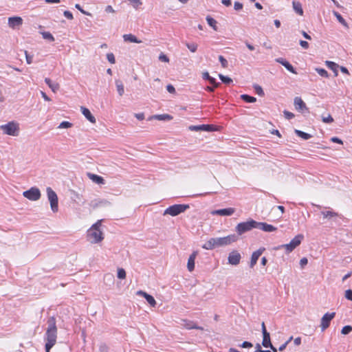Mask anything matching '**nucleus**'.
<instances>
[{"instance_id": "nucleus-14", "label": "nucleus", "mask_w": 352, "mask_h": 352, "mask_svg": "<svg viewBox=\"0 0 352 352\" xmlns=\"http://www.w3.org/2000/svg\"><path fill=\"white\" fill-rule=\"evenodd\" d=\"M8 25L12 29L17 28L23 24V19L20 16H12L8 18Z\"/></svg>"}, {"instance_id": "nucleus-34", "label": "nucleus", "mask_w": 352, "mask_h": 352, "mask_svg": "<svg viewBox=\"0 0 352 352\" xmlns=\"http://www.w3.org/2000/svg\"><path fill=\"white\" fill-rule=\"evenodd\" d=\"M241 98L243 101H245L246 102H249V103L255 102L256 101V98L255 97L249 96L248 94H243V95H241Z\"/></svg>"}, {"instance_id": "nucleus-43", "label": "nucleus", "mask_w": 352, "mask_h": 352, "mask_svg": "<svg viewBox=\"0 0 352 352\" xmlns=\"http://www.w3.org/2000/svg\"><path fill=\"white\" fill-rule=\"evenodd\" d=\"M72 124L67 121H63L62 122L59 126H58V129H68L72 127Z\"/></svg>"}, {"instance_id": "nucleus-15", "label": "nucleus", "mask_w": 352, "mask_h": 352, "mask_svg": "<svg viewBox=\"0 0 352 352\" xmlns=\"http://www.w3.org/2000/svg\"><path fill=\"white\" fill-rule=\"evenodd\" d=\"M294 104L297 111L300 112H304V111H307L309 112L308 108L307 107L305 103L300 97H296L294 100Z\"/></svg>"}, {"instance_id": "nucleus-7", "label": "nucleus", "mask_w": 352, "mask_h": 352, "mask_svg": "<svg viewBox=\"0 0 352 352\" xmlns=\"http://www.w3.org/2000/svg\"><path fill=\"white\" fill-rule=\"evenodd\" d=\"M47 195L48 200L50 203V207L54 212L58 210V199L56 193L52 190L51 187L46 188Z\"/></svg>"}, {"instance_id": "nucleus-4", "label": "nucleus", "mask_w": 352, "mask_h": 352, "mask_svg": "<svg viewBox=\"0 0 352 352\" xmlns=\"http://www.w3.org/2000/svg\"><path fill=\"white\" fill-rule=\"evenodd\" d=\"M304 239V236L301 234L296 235L289 243L279 245L276 250L285 249L287 253H290Z\"/></svg>"}, {"instance_id": "nucleus-30", "label": "nucleus", "mask_w": 352, "mask_h": 352, "mask_svg": "<svg viewBox=\"0 0 352 352\" xmlns=\"http://www.w3.org/2000/svg\"><path fill=\"white\" fill-rule=\"evenodd\" d=\"M271 340L270 333H265L263 334L262 345L264 347L267 348L268 346L271 345Z\"/></svg>"}, {"instance_id": "nucleus-24", "label": "nucleus", "mask_w": 352, "mask_h": 352, "mask_svg": "<svg viewBox=\"0 0 352 352\" xmlns=\"http://www.w3.org/2000/svg\"><path fill=\"white\" fill-rule=\"evenodd\" d=\"M123 39L126 42L135 43H141L142 41L138 39V38L133 34H124Z\"/></svg>"}, {"instance_id": "nucleus-5", "label": "nucleus", "mask_w": 352, "mask_h": 352, "mask_svg": "<svg viewBox=\"0 0 352 352\" xmlns=\"http://www.w3.org/2000/svg\"><path fill=\"white\" fill-rule=\"evenodd\" d=\"M189 208L190 206L188 204H175L167 208L164 212V215L170 214L175 217L184 212Z\"/></svg>"}, {"instance_id": "nucleus-59", "label": "nucleus", "mask_w": 352, "mask_h": 352, "mask_svg": "<svg viewBox=\"0 0 352 352\" xmlns=\"http://www.w3.org/2000/svg\"><path fill=\"white\" fill-rule=\"evenodd\" d=\"M307 263H308V260L305 257L301 258L300 261V265L301 267H304V266L306 265L307 264Z\"/></svg>"}, {"instance_id": "nucleus-26", "label": "nucleus", "mask_w": 352, "mask_h": 352, "mask_svg": "<svg viewBox=\"0 0 352 352\" xmlns=\"http://www.w3.org/2000/svg\"><path fill=\"white\" fill-rule=\"evenodd\" d=\"M325 64L328 67V68H329L330 69L333 71L336 76H337L338 75V68L339 67V65L337 63L332 62V61L327 60L325 62Z\"/></svg>"}, {"instance_id": "nucleus-58", "label": "nucleus", "mask_w": 352, "mask_h": 352, "mask_svg": "<svg viewBox=\"0 0 352 352\" xmlns=\"http://www.w3.org/2000/svg\"><path fill=\"white\" fill-rule=\"evenodd\" d=\"M300 45L304 49H308L309 48V43L305 41H300Z\"/></svg>"}, {"instance_id": "nucleus-33", "label": "nucleus", "mask_w": 352, "mask_h": 352, "mask_svg": "<svg viewBox=\"0 0 352 352\" xmlns=\"http://www.w3.org/2000/svg\"><path fill=\"white\" fill-rule=\"evenodd\" d=\"M294 132L298 137L302 138L304 140H309V138H311V135L310 134L303 132L298 129H295Z\"/></svg>"}, {"instance_id": "nucleus-22", "label": "nucleus", "mask_w": 352, "mask_h": 352, "mask_svg": "<svg viewBox=\"0 0 352 352\" xmlns=\"http://www.w3.org/2000/svg\"><path fill=\"white\" fill-rule=\"evenodd\" d=\"M197 255V252H193L189 256L187 263V268L189 272H192L195 269V260Z\"/></svg>"}, {"instance_id": "nucleus-32", "label": "nucleus", "mask_w": 352, "mask_h": 352, "mask_svg": "<svg viewBox=\"0 0 352 352\" xmlns=\"http://www.w3.org/2000/svg\"><path fill=\"white\" fill-rule=\"evenodd\" d=\"M206 21H207V23L215 31H217L218 30V28L217 26V21L213 19L212 17H211L210 16H206Z\"/></svg>"}, {"instance_id": "nucleus-46", "label": "nucleus", "mask_w": 352, "mask_h": 352, "mask_svg": "<svg viewBox=\"0 0 352 352\" xmlns=\"http://www.w3.org/2000/svg\"><path fill=\"white\" fill-rule=\"evenodd\" d=\"M219 60L223 68H226L228 67V61L223 56H219Z\"/></svg>"}, {"instance_id": "nucleus-9", "label": "nucleus", "mask_w": 352, "mask_h": 352, "mask_svg": "<svg viewBox=\"0 0 352 352\" xmlns=\"http://www.w3.org/2000/svg\"><path fill=\"white\" fill-rule=\"evenodd\" d=\"M23 195L31 201H37L41 198V194L38 188L32 187L30 189L24 191Z\"/></svg>"}, {"instance_id": "nucleus-45", "label": "nucleus", "mask_w": 352, "mask_h": 352, "mask_svg": "<svg viewBox=\"0 0 352 352\" xmlns=\"http://www.w3.org/2000/svg\"><path fill=\"white\" fill-rule=\"evenodd\" d=\"M322 120L324 123H331L333 122V119L330 114H328L327 116H322Z\"/></svg>"}, {"instance_id": "nucleus-19", "label": "nucleus", "mask_w": 352, "mask_h": 352, "mask_svg": "<svg viewBox=\"0 0 352 352\" xmlns=\"http://www.w3.org/2000/svg\"><path fill=\"white\" fill-rule=\"evenodd\" d=\"M137 294L139 295V296H142L144 297L145 299L146 300V301L148 302V303L151 307H154L156 305V301H155V298L151 295H150V294H148L146 292H143V291H138L137 292Z\"/></svg>"}, {"instance_id": "nucleus-41", "label": "nucleus", "mask_w": 352, "mask_h": 352, "mask_svg": "<svg viewBox=\"0 0 352 352\" xmlns=\"http://www.w3.org/2000/svg\"><path fill=\"white\" fill-rule=\"evenodd\" d=\"M186 46L192 52H195L197 50V45L194 43H186Z\"/></svg>"}, {"instance_id": "nucleus-28", "label": "nucleus", "mask_w": 352, "mask_h": 352, "mask_svg": "<svg viewBox=\"0 0 352 352\" xmlns=\"http://www.w3.org/2000/svg\"><path fill=\"white\" fill-rule=\"evenodd\" d=\"M116 89H117V91L119 94L120 96H123L124 93V85L122 83V82L118 79V80H116Z\"/></svg>"}, {"instance_id": "nucleus-12", "label": "nucleus", "mask_w": 352, "mask_h": 352, "mask_svg": "<svg viewBox=\"0 0 352 352\" xmlns=\"http://www.w3.org/2000/svg\"><path fill=\"white\" fill-rule=\"evenodd\" d=\"M241 259V256L240 253L236 250H232L231 252H230L228 257V263L232 265H239L240 263Z\"/></svg>"}, {"instance_id": "nucleus-38", "label": "nucleus", "mask_w": 352, "mask_h": 352, "mask_svg": "<svg viewBox=\"0 0 352 352\" xmlns=\"http://www.w3.org/2000/svg\"><path fill=\"white\" fill-rule=\"evenodd\" d=\"M316 71L317 72V73L322 76V77H325V78H328L329 77V74L328 72L324 69H322V68H316Z\"/></svg>"}, {"instance_id": "nucleus-51", "label": "nucleus", "mask_w": 352, "mask_h": 352, "mask_svg": "<svg viewBox=\"0 0 352 352\" xmlns=\"http://www.w3.org/2000/svg\"><path fill=\"white\" fill-rule=\"evenodd\" d=\"M159 60L162 62L168 63L169 58L168 57L165 55L164 54H161L159 56Z\"/></svg>"}, {"instance_id": "nucleus-10", "label": "nucleus", "mask_w": 352, "mask_h": 352, "mask_svg": "<svg viewBox=\"0 0 352 352\" xmlns=\"http://www.w3.org/2000/svg\"><path fill=\"white\" fill-rule=\"evenodd\" d=\"M335 316H336V313L332 312V313H326L322 317L320 327H321V329L322 331H324L325 329H327L329 327L330 322L335 317Z\"/></svg>"}, {"instance_id": "nucleus-48", "label": "nucleus", "mask_w": 352, "mask_h": 352, "mask_svg": "<svg viewBox=\"0 0 352 352\" xmlns=\"http://www.w3.org/2000/svg\"><path fill=\"white\" fill-rule=\"evenodd\" d=\"M283 113H284V116H285V118L287 119V120H291V119L294 118V116H295L293 113L289 112V111H288L287 110H285L283 111Z\"/></svg>"}, {"instance_id": "nucleus-50", "label": "nucleus", "mask_w": 352, "mask_h": 352, "mask_svg": "<svg viewBox=\"0 0 352 352\" xmlns=\"http://www.w3.org/2000/svg\"><path fill=\"white\" fill-rule=\"evenodd\" d=\"M186 328H187L188 329H201V330H202V329H203V328H202V327H199V326H197V325H196V324H187L186 325Z\"/></svg>"}, {"instance_id": "nucleus-20", "label": "nucleus", "mask_w": 352, "mask_h": 352, "mask_svg": "<svg viewBox=\"0 0 352 352\" xmlns=\"http://www.w3.org/2000/svg\"><path fill=\"white\" fill-rule=\"evenodd\" d=\"M276 61L280 64H281L283 66H284L288 71L293 74H296V72L294 67L285 59L283 58H278L276 59Z\"/></svg>"}, {"instance_id": "nucleus-53", "label": "nucleus", "mask_w": 352, "mask_h": 352, "mask_svg": "<svg viewBox=\"0 0 352 352\" xmlns=\"http://www.w3.org/2000/svg\"><path fill=\"white\" fill-rule=\"evenodd\" d=\"M234 8L235 10H241L243 8V4L240 2L236 1L234 4Z\"/></svg>"}, {"instance_id": "nucleus-35", "label": "nucleus", "mask_w": 352, "mask_h": 352, "mask_svg": "<svg viewBox=\"0 0 352 352\" xmlns=\"http://www.w3.org/2000/svg\"><path fill=\"white\" fill-rule=\"evenodd\" d=\"M333 14L341 24H342L345 27H348L347 23L346 22V21L344 19V18L341 16V14L340 13L334 11Z\"/></svg>"}, {"instance_id": "nucleus-13", "label": "nucleus", "mask_w": 352, "mask_h": 352, "mask_svg": "<svg viewBox=\"0 0 352 352\" xmlns=\"http://www.w3.org/2000/svg\"><path fill=\"white\" fill-rule=\"evenodd\" d=\"M235 212V208H228L212 210L211 214L213 215H220V216H231Z\"/></svg>"}, {"instance_id": "nucleus-29", "label": "nucleus", "mask_w": 352, "mask_h": 352, "mask_svg": "<svg viewBox=\"0 0 352 352\" xmlns=\"http://www.w3.org/2000/svg\"><path fill=\"white\" fill-rule=\"evenodd\" d=\"M292 5H293V8H294V11L296 13H298L299 15L302 16L303 14V10H302L301 3L299 1H294L292 2Z\"/></svg>"}, {"instance_id": "nucleus-62", "label": "nucleus", "mask_w": 352, "mask_h": 352, "mask_svg": "<svg viewBox=\"0 0 352 352\" xmlns=\"http://www.w3.org/2000/svg\"><path fill=\"white\" fill-rule=\"evenodd\" d=\"M105 11L107 12H109V13H114L115 12V10H113V8H112L111 6H107L105 8Z\"/></svg>"}, {"instance_id": "nucleus-8", "label": "nucleus", "mask_w": 352, "mask_h": 352, "mask_svg": "<svg viewBox=\"0 0 352 352\" xmlns=\"http://www.w3.org/2000/svg\"><path fill=\"white\" fill-rule=\"evenodd\" d=\"M216 248L228 245L236 242L239 237L236 234H230L224 237L214 238Z\"/></svg>"}, {"instance_id": "nucleus-27", "label": "nucleus", "mask_w": 352, "mask_h": 352, "mask_svg": "<svg viewBox=\"0 0 352 352\" xmlns=\"http://www.w3.org/2000/svg\"><path fill=\"white\" fill-rule=\"evenodd\" d=\"M214 238L210 239L208 241H206L202 246V248L205 250H212L216 248Z\"/></svg>"}, {"instance_id": "nucleus-57", "label": "nucleus", "mask_w": 352, "mask_h": 352, "mask_svg": "<svg viewBox=\"0 0 352 352\" xmlns=\"http://www.w3.org/2000/svg\"><path fill=\"white\" fill-rule=\"evenodd\" d=\"M166 89L170 94H175V89L172 85H168L166 86Z\"/></svg>"}, {"instance_id": "nucleus-44", "label": "nucleus", "mask_w": 352, "mask_h": 352, "mask_svg": "<svg viewBox=\"0 0 352 352\" xmlns=\"http://www.w3.org/2000/svg\"><path fill=\"white\" fill-rule=\"evenodd\" d=\"M118 278L120 279H124L126 278V272L123 268H119L118 270Z\"/></svg>"}, {"instance_id": "nucleus-49", "label": "nucleus", "mask_w": 352, "mask_h": 352, "mask_svg": "<svg viewBox=\"0 0 352 352\" xmlns=\"http://www.w3.org/2000/svg\"><path fill=\"white\" fill-rule=\"evenodd\" d=\"M107 58L109 63H111V64L115 63L116 59H115V56H114L113 54H112V53L107 54Z\"/></svg>"}, {"instance_id": "nucleus-31", "label": "nucleus", "mask_w": 352, "mask_h": 352, "mask_svg": "<svg viewBox=\"0 0 352 352\" xmlns=\"http://www.w3.org/2000/svg\"><path fill=\"white\" fill-rule=\"evenodd\" d=\"M154 118L157 120H170L173 119V117L169 114H159L155 115L151 118V119Z\"/></svg>"}, {"instance_id": "nucleus-3", "label": "nucleus", "mask_w": 352, "mask_h": 352, "mask_svg": "<svg viewBox=\"0 0 352 352\" xmlns=\"http://www.w3.org/2000/svg\"><path fill=\"white\" fill-rule=\"evenodd\" d=\"M256 225H258L257 221L250 219L248 221L238 223L235 228V231L238 235H241L252 230L253 228H256Z\"/></svg>"}, {"instance_id": "nucleus-21", "label": "nucleus", "mask_w": 352, "mask_h": 352, "mask_svg": "<svg viewBox=\"0 0 352 352\" xmlns=\"http://www.w3.org/2000/svg\"><path fill=\"white\" fill-rule=\"evenodd\" d=\"M87 175L89 179H90L93 182L97 184H104V179L102 177L99 176L98 175L91 173H87Z\"/></svg>"}, {"instance_id": "nucleus-1", "label": "nucleus", "mask_w": 352, "mask_h": 352, "mask_svg": "<svg viewBox=\"0 0 352 352\" xmlns=\"http://www.w3.org/2000/svg\"><path fill=\"white\" fill-rule=\"evenodd\" d=\"M56 318L51 316L47 320V328L45 332V351L50 352V349L55 345L57 338V327Z\"/></svg>"}, {"instance_id": "nucleus-61", "label": "nucleus", "mask_w": 352, "mask_h": 352, "mask_svg": "<svg viewBox=\"0 0 352 352\" xmlns=\"http://www.w3.org/2000/svg\"><path fill=\"white\" fill-rule=\"evenodd\" d=\"M331 141L333 142L338 143V144H342V141L337 137L331 138Z\"/></svg>"}, {"instance_id": "nucleus-55", "label": "nucleus", "mask_w": 352, "mask_h": 352, "mask_svg": "<svg viewBox=\"0 0 352 352\" xmlns=\"http://www.w3.org/2000/svg\"><path fill=\"white\" fill-rule=\"evenodd\" d=\"M240 346L243 347V348H251L253 346V344L250 342H248V341H244L241 345Z\"/></svg>"}, {"instance_id": "nucleus-17", "label": "nucleus", "mask_w": 352, "mask_h": 352, "mask_svg": "<svg viewBox=\"0 0 352 352\" xmlns=\"http://www.w3.org/2000/svg\"><path fill=\"white\" fill-rule=\"evenodd\" d=\"M264 250H265L264 248L258 249V250H256L252 253V256H251V260L250 262V268H253L254 267V265L256 264L258 258L262 254Z\"/></svg>"}, {"instance_id": "nucleus-37", "label": "nucleus", "mask_w": 352, "mask_h": 352, "mask_svg": "<svg viewBox=\"0 0 352 352\" xmlns=\"http://www.w3.org/2000/svg\"><path fill=\"white\" fill-rule=\"evenodd\" d=\"M41 34H42L43 38L44 39L49 40L50 41H54V36H52V34L50 32H43Z\"/></svg>"}, {"instance_id": "nucleus-6", "label": "nucleus", "mask_w": 352, "mask_h": 352, "mask_svg": "<svg viewBox=\"0 0 352 352\" xmlns=\"http://www.w3.org/2000/svg\"><path fill=\"white\" fill-rule=\"evenodd\" d=\"M0 129L3 133L12 136H17L19 133V124L14 122H10L8 124L1 125Z\"/></svg>"}, {"instance_id": "nucleus-16", "label": "nucleus", "mask_w": 352, "mask_h": 352, "mask_svg": "<svg viewBox=\"0 0 352 352\" xmlns=\"http://www.w3.org/2000/svg\"><path fill=\"white\" fill-rule=\"evenodd\" d=\"M256 228L260 229L264 232H272L277 230L276 227L272 225L268 224L265 222H257Z\"/></svg>"}, {"instance_id": "nucleus-42", "label": "nucleus", "mask_w": 352, "mask_h": 352, "mask_svg": "<svg viewBox=\"0 0 352 352\" xmlns=\"http://www.w3.org/2000/svg\"><path fill=\"white\" fill-rule=\"evenodd\" d=\"M322 214L323 215L324 218L328 219H331L333 217L337 216V214L332 211L322 212Z\"/></svg>"}, {"instance_id": "nucleus-40", "label": "nucleus", "mask_w": 352, "mask_h": 352, "mask_svg": "<svg viewBox=\"0 0 352 352\" xmlns=\"http://www.w3.org/2000/svg\"><path fill=\"white\" fill-rule=\"evenodd\" d=\"M352 331V327L351 325L344 326L342 330L341 333L342 335H347Z\"/></svg>"}, {"instance_id": "nucleus-54", "label": "nucleus", "mask_w": 352, "mask_h": 352, "mask_svg": "<svg viewBox=\"0 0 352 352\" xmlns=\"http://www.w3.org/2000/svg\"><path fill=\"white\" fill-rule=\"evenodd\" d=\"M63 14L67 19H68L69 20H72L74 19L72 13L68 10L64 11Z\"/></svg>"}, {"instance_id": "nucleus-60", "label": "nucleus", "mask_w": 352, "mask_h": 352, "mask_svg": "<svg viewBox=\"0 0 352 352\" xmlns=\"http://www.w3.org/2000/svg\"><path fill=\"white\" fill-rule=\"evenodd\" d=\"M100 352H108V347L105 344H101L99 349Z\"/></svg>"}, {"instance_id": "nucleus-63", "label": "nucleus", "mask_w": 352, "mask_h": 352, "mask_svg": "<svg viewBox=\"0 0 352 352\" xmlns=\"http://www.w3.org/2000/svg\"><path fill=\"white\" fill-rule=\"evenodd\" d=\"M211 76L209 75V73L208 72H205L202 74V78L204 80H208Z\"/></svg>"}, {"instance_id": "nucleus-47", "label": "nucleus", "mask_w": 352, "mask_h": 352, "mask_svg": "<svg viewBox=\"0 0 352 352\" xmlns=\"http://www.w3.org/2000/svg\"><path fill=\"white\" fill-rule=\"evenodd\" d=\"M75 8L76 9H78L83 14H85V15H87V16H91V14L90 12L84 10L79 4L76 3L75 5Z\"/></svg>"}, {"instance_id": "nucleus-25", "label": "nucleus", "mask_w": 352, "mask_h": 352, "mask_svg": "<svg viewBox=\"0 0 352 352\" xmlns=\"http://www.w3.org/2000/svg\"><path fill=\"white\" fill-rule=\"evenodd\" d=\"M45 82L54 93H56L59 89V85L56 82H52L50 78H45Z\"/></svg>"}, {"instance_id": "nucleus-2", "label": "nucleus", "mask_w": 352, "mask_h": 352, "mask_svg": "<svg viewBox=\"0 0 352 352\" xmlns=\"http://www.w3.org/2000/svg\"><path fill=\"white\" fill-rule=\"evenodd\" d=\"M102 219L98 220L87 230V238L91 243H98L104 239V234L101 230Z\"/></svg>"}, {"instance_id": "nucleus-52", "label": "nucleus", "mask_w": 352, "mask_h": 352, "mask_svg": "<svg viewBox=\"0 0 352 352\" xmlns=\"http://www.w3.org/2000/svg\"><path fill=\"white\" fill-rule=\"evenodd\" d=\"M345 298L349 300H352V290L351 289L346 290Z\"/></svg>"}, {"instance_id": "nucleus-18", "label": "nucleus", "mask_w": 352, "mask_h": 352, "mask_svg": "<svg viewBox=\"0 0 352 352\" xmlns=\"http://www.w3.org/2000/svg\"><path fill=\"white\" fill-rule=\"evenodd\" d=\"M111 203L106 199H94L90 202V206L93 208H96L100 206H109Z\"/></svg>"}, {"instance_id": "nucleus-64", "label": "nucleus", "mask_w": 352, "mask_h": 352, "mask_svg": "<svg viewBox=\"0 0 352 352\" xmlns=\"http://www.w3.org/2000/svg\"><path fill=\"white\" fill-rule=\"evenodd\" d=\"M135 117L137 119L140 120H142L144 119V114L143 113H136L135 114Z\"/></svg>"}, {"instance_id": "nucleus-11", "label": "nucleus", "mask_w": 352, "mask_h": 352, "mask_svg": "<svg viewBox=\"0 0 352 352\" xmlns=\"http://www.w3.org/2000/svg\"><path fill=\"white\" fill-rule=\"evenodd\" d=\"M189 130L192 131H217V128L212 124H201V125H190L188 127Z\"/></svg>"}, {"instance_id": "nucleus-23", "label": "nucleus", "mask_w": 352, "mask_h": 352, "mask_svg": "<svg viewBox=\"0 0 352 352\" xmlns=\"http://www.w3.org/2000/svg\"><path fill=\"white\" fill-rule=\"evenodd\" d=\"M80 109L82 113L90 122L96 123V120L95 117L91 114V113L87 108L81 107Z\"/></svg>"}, {"instance_id": "nucleus-39", "label": "nucleus", "mask_w": 352, "mask_h": 352, "mask_svg": "<svg viewBox=\"0 0 352 352\" xmlns=\"http://www.w3.org/2000/svg\"><path fill=\"white\" fill-rule=\"evenodd\" d=\"M254 90H255L256 93L258 96H264V94H264V91H263V90L262 87H261L260 85H254Z\"/></svg>"}, {"instance_id": "nucleus-36", "label": "nucleus", "mask_w": 352, "mask_h": 352, "mask_svg": "<svg viewBox=\"0 0 352 352\" xmlns=\"http://www.w3.org/2000/svg\"><path fill=\"white\" fill-rule=\"evenodd\" d=\"M219 78L225 84H230L232 82V80L230 77L226 76L221 74H219Z\"/></svg>"}, {"instance_id": "nucleus-56", "label": "nucleus", "mask_w": 352, "mask_h": 352, "mask_svg": "<svg viewBox=\"0 0 352 352\" xmlns=\"http://www.w3.org/2000/svg\"><path fill=\"white\" fill-rule=\"evenodd\" d=\"M25 58H26L27 63L28 64H31L32 62L33 56L29 55L27 51H25Z\"/></svg>"}]
</instances>
